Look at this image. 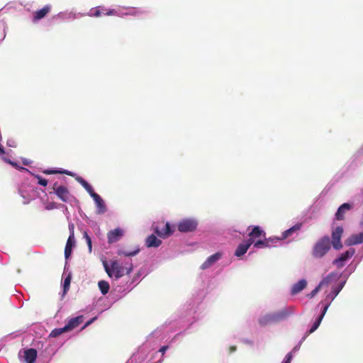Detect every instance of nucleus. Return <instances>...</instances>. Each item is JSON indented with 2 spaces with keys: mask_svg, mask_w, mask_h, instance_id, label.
Listing matches in <instances>:
<instances>
[{
  "mask_svg": "<svg viewBox=\"0 0 363 363\" xmlns=\"http://www.w3.org/2000/svg\"><path fill=\"white\" fill-rule=\"evenodd\" d=\"M161 243L162 241L153 234L149 235L146 239V245L148 247H157Z\"/></svg>",
  "mask_w": 363,
  "mask_h": 363,
  "instance_id": "b1692460",
  "label": "nucleus"
},
{
  "mask_svg": "<svg viewBox=\"0 0 363 363\" xmlns=\"http://www.w3.org/2000/svg\"><path fill=\"white\" fill-rule=\"evenodd\" d=\"M43 173L46 174H65L67 175H72V173L67 170L46 169L43 171Z\"/></svg>",
  "mask_w": 363,
  "mask_h": 363,
  "instance_id": "7c9ffc66",
  "label": "nucleus"
},
{
  "mask_svg": "<svg viewBox=\"0 0 363 363\" xmlns=\"http://www.w3.org/2000/svg\"><path fill=\"white\" fill-rule=\"evenodd\" d=\"M74 225L73 223L69 224V236L68 238L74 239Z\"/></svg>",
  "mask_w": 363,
  "mask_h": 363,
  "instance_id": "e433bc0d",
  "label": "nucleus"
},
{
  "mask_svg": "<svg viewBox=\"0 0 363 363\" xmlns=\"http://www.w3.org/2000/svg\"><path fill=\"white\" fill-rule=\"evenodd\" d=\"M168 349V346H162L160 349V352H162V355H164V354L165 353V352L167 351V350Z\"/></svg>",
  "mask_w": 363,
  "mask_h": 363,
  "instance_id": "a19ab883",
  "label": "nucleus"
},
{
  "mask_svg": "<svg viewBox=\"0 0 363 363\" xmlns=\"http://www.w3.org/2000/svg\"><path fill=\"white\" fill-rule=\"evenodd\" d=\"M103 13L105 15L107 16H113L116 15L117 13V11L115 9H109V10H105L102 9ZM102 11H101V9L99 6L94 8L90 10L89 16H94V17H99L101 15Z\"/></svg>",
  "mask_w": 363,
  "mask_h": 363,
  "instance_id": "ddd939ff",
  "label": "nucleus"
},
{
  "mask_svg": "<svg viewBox=\"0 0 363 363\" xmlns=\"http://www.w3.org/2000/svg\"><path fill=\"white\" fill-rule=\"evenodd\" d=\"M307 286V281L306 279H303L299 280L297 283L294 284L291 289V294L292 295H296L300 293L302 290H303Z\"/></svg>",
  "mask_w": 363,
  "mask_h": 363,
  "instance_id": "a211bd4d",
  "label": "nucleus"
},
{
  "mask_svg": "<svg viewBox=\"0 0 363 363\" xmlns=\"http://www.w3.org/2000/svg\"><path fill=\"white\" fill-rule=\"evenodd\" d=\"M70 282H71V276L68 275L64 280L63 283V289L64 293H67V291L69 289L70 286Z\"/></svg>",
  "mask_w": 363,
  "mask_h": 363,
  "instance_id": "72a5a7b5",
  "label": "nucleus"
},
{
  "mask_svg": "<svg viewBox=\"0 0 363 363\" xmlns=\"http://www.w3.org/2000/svg\"><path fill=\"white\" fill-rule=\"evenodd\" d=\"M5 154V151H4V149L2 146L0 145V157H2V160L6 162V163H9L10 164H11L13 167H15L16 168H21L22 169H26L25 168L23 167H19L18 165L17 164L16 162H12L11 160L5 157H3V155Z\"/></svg>",
  "mask_w": 363,
  "mask_h": 363,
  "instance_id": "c85d7f7f",
  "label": "nucleus"
},
{
  "mask_svg": "<svg viewBox=\"0 0 363 363\" xmlns=\"http://www.w3.org/2000/svg\"><path fill=\"white\" fill-rule=\"evenodd\" d=\"M99 288L103 295H106L110 289V286L108 281L101 280L98 283Z\"/></svg>",
  "mask_w": 363,
  "mask_h": 363,
  "instance_id": "cd10ccee",
  "label": "nucleus"
},
{
  "mask_svg": "<svg viewBox=\"0 0 363 363\" xmlns=\"http://www.w3.org/2000/svg\"><path fill=\"white\" fill-rule=\"evenodd\" d=\"M302 226V223H297L289 228L288 230L284 231L280 238H278L279 241L286 240V238L291 237L294 233L298 231Z\"/></svg>",
  "mask_w": 363,
  "mask_h": 363,
  "instance_id": "2eb2a0df",
  "label": "nucleus"
},
{
  "mask_svg": "<svg viewBox=\"0 0 363 363\" xmlns=\"http://www.w3.org/2000/svg\"><path fill=\"white\" fill-rule=\"evenodd\" d=\"M355 250L353 248H350L344 253H342L339 257L333 261V264H335L338 268L344 267L345 262L351 258L354 255Z\"/></svg>",
  "mask_w": 363,
  "mask_h": 363,
  "instance_id": "423d86ee",
  "label": "nucleus"
},
{
  "mask_svg": "<svg viewBox=\"0 0 363 363\" xmlns=\"http://www.w3.org/2000/svg\"><path fill=\"white\" fill-rule=\"evenodd\" d=\"M222 257V253L216 252L207 258V259L201 264V269H206L211 267L215 262L219 260Z\"/></svg>",
  "mask_w": 363,
  "mask_h": 363,
  "instance_id": "9d476101",
  "label": "nucleus"
},
{
  "mask_svg": "<svg viewBox=\"0 0 363 363\" xmlns=\"http://www.w3.org/2000/svg\"><path fill=\"white\" fill-rule=\"evenodd\" d=\"M236 350V347L235 346H231L230 347V352H233Z\"/></svg>",
  "mask_w": 363,
  "mask_h": 363,
  "instance_id": "79ce46f5",
  "label": "nucleus"
},
{
  "mask_svg": "<svg viewBox=\"0 0 363 363\" xmlns=\"http://www.w3.org/2000/svg\"><path fill=\"white\" fill-rule=\"evenodd\" d=\"M198 223L193 218H184L177 224L178 230L181 233L193 232L196 230Z\"/></svg>",
  "mask_w": 363,
  "mask_h": 363,
  "instance_id": "7ed1b4c3",
  "label": "nucleus"
},
{
  "mask_svg": "<svg viewBox=\"0 0 363 363\" xmlns=\"http://www.w3.org/2000/svg\"><path fill=\"white\" fill-rule=\"evenodd\" d=\"M51 9V6L50 5H46L41 9L35 11L33 14V21H38L42 18H43Z\"/></svg>",
  "mask_w": 363,
  "mask_h": 363,
  "instance_id": "6ab92c4d",
  "label": "nucleus"
},
{
  "mask_svg": "<svg viewBox=\"0 0 363 363\" xmlns=\"http://www.w3.org/2000/svg\"><path fill=\"white\" fill-rule=\"evenodd\" d=\"M84 238H85L86 240V242L88 245V247H89V252H91V238L89 237V235L87 234V233L85 231L84 232Z\"/></svg>",
  "mask_w": 363,
  "mask_h": 363,
  "instance_id": "c9c22d12",
  "label": "nucleus"
},
{
  "mask_svg": "<svg viewBox=\"0 0 363 363\" xmlns=\"http://www.w3.org/2000/svg\"><path fill=\"white\" fill-rule=\"evenodd\" d=\"M155 232L158 236L165 238L172 235L173 230L171 229L169 223H166V224L161 229L159 227H156Z\"/></svg>",
  "mask_w": 363,
  "mask_h": 363,
  "instance_id": "f8f14e48",
  "label": "nucleus"
},
{
  "mask_svg": "<svg viewBox=\"0 0 363 363\" xmlns=\"http://www.w3.org/2000/svg\"><path fill=\"white\" fill-rule=\"evenodd\" d=\"M363 242V231L359 234H353L350 236L345 243L347 246L359 245Z\"/></svg>",
  "mask_w": 363,
  "mask_h": 363,
  "instance_id": "1a4fd4ad",
  "label": "nucleus"
},
{
  "mask_svg": "<svg viewBox=\"0 0 363 363\" xmlns=\"http://www.w3.org/2000/svg\"><path fill=\"white\" fill-rule=\"evenodd\" d=\"M291 313L292 311L286 308L275 313H272V315L274 319V322L277 323L286 319Z\"/></svg>",
  "mask_w": 363,
  "mask_h": 363,
  "instance_id": "9b49d317",
  "label": "nucleus"
},
{
  "mask_svg": "<svg viewBox=\"0 0 363 363\" xmlns=\"http://www.w3.org/2000/svg\"><path fill=\"white\" fill-rule=\"evenodd\" d=\"M252 245V242H249L248 240L244 241L243 242L238 245L237 249L235 252V255L236 257H241L245 255L250 247Z\"/></svg>",
  "mask_w": 363,
  "mask_h": 363,
  "instance_id": "f3484780",
  "label": "nucleus"
},
{
  "mask_svg": "<svg viewBox=\"0 0 363 363\" xmlns=\"http://www.w3.org/2000/svg\"><path fill=\"white\" fill-rule=\"evenodd\" d=\"M75 240L74 239L68 238L66 242L65 248V257L66 259H68L70 257L72 248L74 246Z\"/></svg>",
  "mask_w": 363,
  "mask_h": 363,
  "instance_id": "393cba45",
  "label": "nucleus"
},
{
  "mask_svg": "<svg viewBox=\"0 0 363 363\" xmlns=\"http://www.w3.org/2000/svg\"><path fill=\"white\" fill-rule=\"evenodd\" d=\"M343 286H344V283H342V284H339L338 286L333 288L331 294H329L326 298H330L332 300H333L337 296V294L340 293V291L342 290V289L343 288Z\"/></svg>",
  "mask_w": 363,
  "mask_h": 363,
  "instance_id": "c756f323",
  "label": "nucleus"
},
{
  "mask_svg": "<svg viewBox=\"0 0 363 363\" xmlns=\"http://www.w3.org/2000/svg\"><path fill=\"white\" fill-rule=\"evenodd\" d=\"M76 179L86 190L90 196H91L93 193H95L92 186L82 177H78Z\"/></svg>",
  "mask_w": 363,
  "mask_h": 363,
  "instance_id": "bb28decb",
  "label": "nucleus"
},
{
  "mask_svg": "<svg viewBox=\"0 0 363 363\" xmlns=\"http://www.w3.org/2000/svg\"><path fill=\"white\" fill-rule=\"evenodd\" d=\"M57 197L63 202H68L71 199V194L68 189L65 186L58 185L57 182L53 184L52 187Z\"/></svg>",
  "mask_w": 363,
  "mask_h": 363,
  "instance_id": "20e7f679",
  "label": "nucleus"
},
{
  "mask_svg": "<svg viewBox=\"0 0 363 363\" xmlns=\"http://www.w3.org/2000/svg\"><path fill=\"white\" fill-rule=\"evenodd\" d=\"M352 208V205L347 203L342 204L337 209L335 213V218L337 220H342L345 219V213L346 211Z\"/></svg>",
  "mask_w": 363,
  "mask_h": 363,
  "instance_id": "dca6fc26",
  "label": "nucleus"
},
{
  "mask_svg": "<svg viewBox=\"0 0 363 363\" xmlns=\"http://www.w3.org/2000/svg\"><path fill=\"white\" fill-rule=\"evenodd\" d=\"M258 322L261 326H266L269 324L275 323L274 322L272 313H268L260 317L258 320Z\"/></svg>",
  "mask_w": 363,
  "mask_h": 363,
  "instance_id": "a878e982",
  "label": "nucleus"
},
{
  "mask_svg": "<svg viewBox=\"0 0 363 363\" xmlns=\"http://www.w3.org/2000/svg\"><path fill=\"white\" fill-rule=\"evenodd\" d=\"M138 251H134L131 252H119V255H124L125 256L130 257V256H134L137 254Z\"/></svg>",
  "mask_w": 363,
  "mask_h": 363,
  "instance_id": "ea45409f",
  "label": "nucleus"
},
{
  "mask_svg": "<svg viewBox=\"0 0 363 363\" xmlns=\"http://www.w3.org/2000/svg\"><path fill=\"white\" fill-rule=\"evenodd\" d=\"M278 242H279V241H275V240H274V241H271V242H270V243L272 244V247L273 245H276Z\"/></svg>",
  "mask_w": 363,
  "mask_h": 363,
  "instance_id": "37998d69",
  "label": "nucleus"
},
{
  "mask_svg": "<svg viewBox=\"0 0 363 363\" xmlns=\"http://www.w3.org/2000/svg\"><path fill=\"white\" fill-rule=\"evenodd\" d=\"M91 196L93 198L94 201H95L97 206V208L99 210V213H104L106 211V206L101 196L96 193H93Z\"/></svg>",
  "mask_w": 363,
  "mask_h": 363,
  "instance_id": "5701e85b",
  "label": "nucleus"
},
{
  "mask_svg": "<svg viewBox=\"0 0 363 363\" xmlns=\"http://www.w3.org/2000/svg\"><path fill=\"white\" fill-rule=\"evenodd\" d=\"M343 231V228L338 226L332 232V241L330 242L333 248L335 250H340L342 247L341 238Z\"/></svg>",
  "mask_w": 363,
  "mask_h": 363,
  "instance_id": "39448f33",
  "label": "nucleus"
},
{
  "mask_svg": "<svg viewBox=\"0 0 363 363\" xmlns=\"http://www.w3.org/2000/svg\"><path fill=\"white\" fill-rule=\"evenodd\" d=\"M329 305H330V303H327L324 307H323V311L321 313V314L319 315V317L317 318V320L315 321V323H313V325H312V327L311 328V329L309 330L308 331V333H313L315 330H316L318 329V328L319 327L328 307H329Z\"/></svg>",
  "mask_w": 363,
  "mask_h": 363,
  "instance_id": "aec40b11",
  "label": "nucleus"
},
{
  "mask_svg": "<svg viewBox=\"0 0 363 363\" xmlns=\"http://www.w3.org/2000/svg\"><path fill=\"white\" fill-rule=\"evenodd\" d=\"M123 235V230L121 228H116L107 234L108 242L111 244L118 241Z\"/></svg>",
  "mask_w": 363,
  "mask_h": 363,
  "instance_id": "0eeeda50",
  "label": "nucleus"
},
{
  "mask_svg": "<svg viewBox=\"0 0 363 363\" xmlns=\"http://www.w3.org/2000/svg\"><path fill=\"white\" fill-rule=\"evenodd\" d=\"M320 289L321 288L318 285L308 296L311 298L313 297L317 294V293L320 290Z\"/></svg>",
  "mask_w": 363,
  "mask_h": 363,
  "instance_id": "4c0bfd02",
  "label": "nucleus"
},
{
  "mask_svg": "<svg viewBox=\"0 0 363 363\" xmlns=\"http://www.w3.org/2000/svg\"><path fill=\"white\" fill-rule=\"evenodd\" d=\"M332 277H333V274L332 273L329 274L327 277H325L320 281L318 286L320 288H323L324 286H328L331 281Z\"/></svg>",
  "mask_w": 363,
  "mask_h": 363,
  "instance_id": "2f4dec72",
  "label": "nucleus"
},
{
  "mask_svg": "<svg viewBox=\"0 0 363 363\" xmlns=\"http://www.w3.org/2000/svg\"><path fill=\"white\" fill-rule=\"evenodd\" d=\"M279 241L278 238H264V240H258L253 243L254 247L255 248H265V247H271L272 244L271 241Z\"/></svg>",
  "mask_w": 363,
  "mask_h": 363,
  "instance_id": "4468645a",
  "label": "nucleus"
},
{
  "mask_svg": "<svg viewBox=\"0 0 363 363\" xmlns=\"http://www.w3.org/2000/svg\"><path fill=\"white\" fill-rule=\"evenodd\" d=\"M292 359V355L291 353H288L285 357V359L283 363H290Z\"/></svg>",
  "mask_w": 363,
  "mask_h": 363,
  "instance_id": "58836bf2",
  "label": "nucleus"
},
{
  "mask_svg": "<svg viewBox=\"0 0 363 363\" xmlns=\"http://www.w3.org/2000/svg\"><path fill=\"white\" fill-rule=\"evenodd\" d=\"M265 233L262 230L259 226H253L252 230L249 233V239L247 240L250 242H252V245L256 242L255 239L261 237H265Z\"/></svg>",
  "mask_w": 363,
  "mask_h": 363,
  "instance_id": "6e6552de",
  "label": "nucleus"
},
{
  "mask_svg": "<svg viewBox=\"0 0 363 363\" xmlns=\"http://www.w3.org/2000/svg\"><path fill=\"white\" fill-rule=\"evenodd\" d=\"M35 178L38 179V184L43 186H46L48 185V180L43 178L41 176L35 175Z\"/></svg>",
  "mask_w": 363,
  "mask_h": 363,
  "instance_id": "f704fd0d",
  "label": "nucleus"
},
{
  "mask_svg": "<svg viewBox=\"0 0 363 363\" xmlns=\"http://www.w3.org/2000/svg\"><path fill=\"white\" fill-rule=\"evenodd\" d=\"M83 321V316H77L75 318H71L67 324L65 325V328H67V331L72 330V329L77 328L79 325L80 323H82Z\"/></svg>",
  "mask_w": 363,
  "mask_h": 363,
  "instance_id": "412c9836",
  "label": "nucleus"
},
{
  "mask_svg": "<svg viewBox=\"0 0 363 363\" xmlns=\"http://www.w3.org/2000/svg\"><path fill=\"white\" fill-rule=\"evenodd\" d=\"M65 332H67V328L63 327V328H55L54 329L51 333H50V336L53 337H57L59 336L60 335L62 334L63 333Z\"/></svg>",
  "mask_w": 363,
  "mask_h": 363,
  "instance_id": "473e14b6",
  "label": "nucleus"
},
{
  "mask_svg": "<svg viewBox=\"0 0 363 363\" xmlns=\"http://www.w3.org/2000/svg\"><path fill=\"white\" fill-rule=\"evenodd\" d=\"M37 357V351L30 348L26 350L24 352V358L26 363H34Z\"/></svg>",
  "mask_w": 363,
  "mask_h": 363,
  "instance_id": "4be33fe9",
  "label": "nucleus"
},
{
  "mask_svg": "<svg viewBox=\"0 0 363 363\" xmlns=\"http://www.w3.org/2000/svg\"><path fill=\"white\" fill-rule=\"evenodd\" d=\"M331 242L328 236H324L319 239L315 244L312 255L315 258H321L330 250Z\"/></svg>",
  "mask_w": 363,
  "mask_h": 363,
  "instance_id": "f03ea898",
  "label": "nucleus"
},
{
  "mask_svg": "<svg viewBox=\"0 0 363 363\" xmlns=\"http://www.w3.org/2000/svg\"><path fill=\"white\" fill-rule=\"evenodd\" d=\"M104 266L108 277H112L114 275L116 279L121 278L125 274H129L133 270L132 264H129L127 267H123L118 261L112 262L111 268L106 262L104 263Z\"/></svg>",
  "mask_w": 363,
  "mask_h": 363,
  "instance_id": "f257e3e1",
  "label": "nucleus"
}]
</instances>
